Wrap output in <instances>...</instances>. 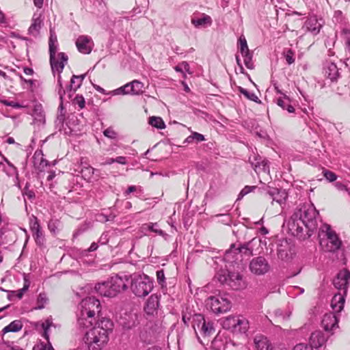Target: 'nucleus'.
I'll return each mask as SVG.
<instances>
[{
  "label": "nucleus",
  "mask_w": 350,
  "mask_h": 350,
  "mask_svg": "<svg viewBox=\"0 0 350 350\" xmlns=\"http://www.w3.org/2000/svg\"><path fill=\"white\" fill-rule=\"evenodd\" d=\"M222 326L232 332H245L247 330L248 322L243 317L229 316L223 321Z\"/></svg>",
  "instance_id": "10"
},
{
  "label": "nucleus",
  "mask_w": 350,
  "mask_h": 350,
  "mask_svg": "<svg viewBox=\"0 0 350 350\" xmlns=\"http://www.w3.org/2000/svg\"><path fill=\"white\" fill-rule=\"evenodd\" d=\"M131 288L137 297H143L148 295L153 288V282L145 274L135 273L130 275Z\"/></svg>",
  "instance_id": "5"
},
{
  "label": "nucleus",
  "mask_w": 350,
  "mask_h": 350,
  "mask_svg": "<svg viewBox=\"0 0 350 350\" xmlns=\"http://www.w3.org/2000/svg\"><path fill=\"white\" fill-rule=\"evenodd\" d=\"M157 282L160 284H163L165 282V274L163 270L157 271Z\"/></svg>",
  "instance_id": "57"
},
{
  "label": "nucleus",
  "mask_w": 350,
  "mask_h": 350,
  "mask_svg": "<svg viewBox=\"0 0 350 350\" xmlns=\"http://www.w3.org/2000/svg\"><path fill=\"white\" fill-rule=\"evenodd\" d=\"M306 26L308 30L313 34H317L321 28V25L318 23L317 20L315 18H310L306 22Z\"/></svg>",
  "instance_id": "33"
},
{
  "label": "nucleus",
  "mask_w": 350,
  "mask_h": 350,
  "mask_svg": "<svg viewBox=\"0 0 350 350\" xmlns=\"http://www.w3.org/2000/svg\"><path fill=\"white\" fill-rule=\"evenodd\" d=\"M325 76L332 81H336L339 77V70L337 66L332 62L327 63L324 67Z\"/></svg>",
  "instance_id": "21"
},
{
  "label": "nucleus",
  "mask_w": 350,
  "mask_h": 350,
  "mask_svg": "<svg viewBox=\"0 0 350 350\" xmlns=\"http://www.w3.org/2000/svg\"><path fill=\"white\" fill-rule=\"evenodd\" d=\"M49 55H50V64L53 73L57 72L60 75L65 65L68 62V57L66 53L61 52L57 53L56 52L58 48V44L54 42H49Z\"/></svg>",
  "instance_id": "9"
},
{
  "label": "nucleus",
  "mask_w": 350,
  "mask_h": 350,
  "mask_svg": "<svg viewBox=\"0 0 350 350\" xmlns=\"http://www.w3.org/2000/svg\"><path fill=\"white\" fill-rule=\"evenodd\" d=\"M41 14H34L32 18V23L30 25L28 31L32 36H37L42 25V20L40 18Z\"/></svg>",
  "instance_id": "23"
},
{
  "label": "nucleus",
  "mask_w": 350,
  "mask_h": 350,
  "mask_svg": "<svg viewBox=\"0 0 350 350\" xmlns=\"http://www.w3.org/2000/svg\"><path fill=\"white\" fill-rule=\"evenodd\" d=\"M83 341L89 350H101L109 341V336L98 328H91L87 331Z\"/></svg>",
  "instance_id": "6"
},
{
  "label": "nucleus",
  "mask_w": 350,
  "mask_h": 350,
  "mask_svg": "<svg viewBox=\"0 0 350 350\" xmlns=\"http://www.w3.org/2000/svg\"><path fill=\"white\" fill-rule=\"evenodd\" d=\"M160 295L152 294L146 301L144 306V311L148 315H154L157 314L159 306Z\"/></svg>",
  "instance_id": "15"
},
{
  "label": "nucleus",
  "mask_w": 350,
  "mask_h": 350,
  "mask_svg": "<svg viewBox=\"0 0 350 350\" xmlns=\"http://www.w3.org/2000/svg\"><path fill=\"white\" fill-rule=\"evenodd\" d=\"M105 137L109 139H116L117 137V133L111 128L109 127L103 131Z\"/></svg>",
  "instance_id": "53"
},
{
  "label": "nucleus",
  "mask_w": 350,
  "mask_h": 350,
  "mask_svg": "<svg viewBox=\"0 0 350 350\" xmlns=\"http://www.w3.org/2000/svg\"><path fill=\"white\" fill-rule=\"evenodd\" d=\"M260 167H262V170L265 172H269V166L268 165V161L265 159H263L260 161Z\"/></svg>",
  "instance_id": "59"
},
{
  "label": "nucleus",
  "mask_w": 350,
  "mask_h": 350,
  "mask_svg": "<svg viewBox=\"0 0 350 350\" xmlns=\"http://www.w3.org/2000/svg\"><path fill=\"white\" fill-rule=\"evenodd\" d=\"M242 56L244 58V64L245 66L249 69H253L254 65L252 62V55L250 53L242 54Z\"/></svg>",
  "instance_id": "48"
},
{
  "label": "nucleus",
  "mask_w": 350,
  "mask_h": 350,
  "mask_svg": "<svg viewBox=\"0 0 350 350\" xmlns=\"http://www.w3.org/2000/svg\"><path fill=\"white\" fill-rule=\"evenodd\" d=\"M206 304L216 314L227 312L232 307L231 301L226 294L210 296L206 300Z\"/></svg>",
  "instance_id": "8"
},
{
  "label": "nucleus",
  "mask_w": 350,
  "mask_h": 350,
  "mask_svg": "<svg viewBox=\"0 0 350 350\" xmlns=\"http://www.w3.org/2000/svg\"><path fill=\"white\" fill-rule=\"evenodd\" d=\"M275 314L276 317H281L283 320L288 319L291 315V312L288 313L286 316L284 315L281 310H275Z\"/></svg>",
  "instance_id": "62"
},
{
  "label": "nucleus",
  "mask_w": 350,
  "mask_h": 350,
  "mask_svg": "<svg viewBox=\"0 0 350 350\" xmlns=\"http://www.w3.org/2000/svg\"><path fill=\"white\" fill-rule=\"evenodd\" d=\"M191 23L196 27H204L206 25H211L212 23V19L211 16L202 14V18H197V17H193L191 18Z\"/></svg>",
  "instance_id": "26"
},
{
  "label": "nucleus",
  "mask_w": 350,
  "mask_h": 350,
  "mask_svg": "<svg viewBox=\"0 0 350 350\" xmlns=\"http://www.w3.org/2000/svg\"><path fill=\"white\" fill-rule=\"evenodd\" d=\"M230 266L227 269L220 270L216 274L218 281L229 286L233 290H240L245 288L246 284L240 273L241 270H238L237 265Z\"/></svg>",
  "instance_id": "4"
},
{
  "label": "nucleus",
  "mask_w": 350,
  "mask_h": 350,
  "mask_svg": "<svg viewBox=\"0 0 350 350\" xmlns=\"http://www.w3.org/2000/svg\"><path fill=\"white\" fill-rule=\"evenodd\" d=\"M77 77L76 75H72L70 84L66 87V92H75L78 88H79L81 86H77Z\"/></svg>",
  "instance_id": "45"
},
{
  "label": "nucleus",
  "mask_w": 350,
  "mask_h": 350,
  "mask_svg": "<svg viewBox=\"0 0 350 350\" xmlns=\"http://www.w3.org/2000/svg\"><path fill=\"white\" fill-rule=\"evenodd\" d=\"M350 280V271L347 269L341 270L333 280L334 286L340 290H344L345 293L347 292V288Z\"/></svg>",
  "instance_id": "13"
},
{
  "label": "nucleus",
  "mask_w": 350,
  "mask_h": 350,
  "mask_svg": "<svg viewBox=\"0 0 350 350\" xmlns=\"http://www.w3.org/2000/svg\"><path fill=\"white\" fill-rule=\"evenodd\" d=\"M277 104L283 109L287 110L289 113H293L295 108L290 104V99L286 95L283 98H279L277 100Z\"/></svg>",
  "instance_id": "29"
},
{
  "label": "nucleus",
  "mask_w": 350,
  "mask_h": 350,
  "mask_svg": "<svg viewBox=\"0 0 350 350\" xmlns=\"http://www.w3.org/2000/svg\"><path fill=\"white\" fill-rule=\"evenodd\" d=\"M338 319L335 313L325 314L321 324L324 329L327 332L332 331L336 327H338Z\"/></svg>",
  "instance_id": "18"
},
{
  "label": "nucleus",
  "mask_w": 350,
  "mask_h": 350,
  "mask_svg": "<svg viewBox=\"0 0 350 350\" xmlns=\"http://www.w3.org/2000/svg\"><path fill=\"white\" fill-rule=\"evenodd\" d=\"M77 50L83 54H90L92 51L93 42L88 36H80L75 42Z\"/></svg>",
  "instance_id": "14"
},
{
  "label": "nucleus",
  "mask_w": 350,
  "mask_h": 350,
  "mask_svg": "<svg viewBox=\"0 0 350 350\" xmlns=\"http://www.w3.org/2000/svg\"><path fill=\"white\" fill-rule=\"evenodd\" d=\"M328 336L320 330L314 331L310 337V347L318 349L322 347L327 340Z\"/></svg>",
  "instance_id": "16"
},
{
  "label": "nucleus",
  "mask_w": 350,
  "mask_h": 350,
  "mask_svg": "<svg viewBox=\"0 0 350 350\" xmlns=\"http://www.w3.org/2000/svg\"><path fill=\"white\" fill-rule=\"evenodd\" d=\"M334 186L338 190V191H347L348 192L349 195H350V192L349 191V189L347 188V187L343 184L341 182H336L335 184H334Z\"/></svg>",
  "instance_id": "55"
},
{
  "label": "nucleus",
  "mask_w": 350,
  "mask_h": 350,
  "mask_svg": "<svg viewBox=\"0 0 350 350\" xmlns=\"http://www.w3.org/2000/svg\"><path fill=\"white\" fill-rule=\"evenodd\" d=\"M215 331L213 323L211 321L203 323L202 328L200 329L201 334L204 336L211 335Z\"/></svg>",
  "instance_id": "34"
},
{
  "label": "nucleus",
  "mask_w": 350,
  "mask_h": 350,
  "mask_svg": "<svg viewBox=\"0 0 350 350\" xmlns=\"http://www.w3.org/2000/svg\"><path fill=\"white\" fill-rule=\"evenodd\" d=\"M3 103V104L5 105L10 106V107H14L15 109H18V108L21 107V105L19 103L14 102V101L4 100Z\"/></svg>",
  "instance_id": "61"
},
{
  "label": "nucleus",
  "mask_w": 350,
  "mask_h": 350,
  "mask_svg": "<svg viewBox=\"0 0 350 350\" xmlns=\"http://www.w3.org/2000/svg\"><path fill=\"white\" fill-rule=\"evenodd\" d=\"M60 221L58 219H51L48 223V228L51 232L57 234L59 230Z\"/></svg>",
  "instance_id": "43"
},
{
  "label": "nucleus",
  "mask_w": 350,
  "mask_h": 350,
  "mask_svg": "<svg viewBox=\"0 0 350 350\" xmlns=\"http://www.w3.org/2000/svg\"><path fill=\"white\" fill-rule=\"evenodd\" d=\"M109 241V236L107 232H103L98 241V243H100L101 245H105Z\"/></svg>",
  "instance_id": "58"
},
{
  "label": "nucleus",
  "mask_w": 350,
  "mask_h": 350,
  "mask_svg": "<svg viewBox=\"0 0 350 350\" xmlns=\"http://www.w3.org/2000/svg\"><path fill=\"white\" fill-rule=\"evenodd\" d=\"M138 321L136 314H131L129 316V319L126 321L122 323L123 327L126 329H131L136 327Z\"/></svg>",
  "instance_id": "35"
},
{
  "label": "nucleus",
  "mask_w": 350,
  "mask_h": 350,
  "mask_svg": "<svg viewBox=\"0 0 350 350\" xmlns=\"http://www.w3.org/2000/svg\"><path fill=\"white\" fill-rule=\"evenodd\" d=\"M131 94L139 95L143 92L144 84L137 80H134L132 82L128 83Z\"/></svg>",
  "instance_id": "32"
},
{
  "label": "nucleus",
  "mask_w": 350,
  "mask_h": 350,
  "mask_svg": "<svg viewBox=\"0 0 350 350\" xmlns=\"http://www.w3.org/2000/svg\"><path fill=\"white\" fill-rule=\"evenodd\" d=\"M100 301L90 297L83 299L80 304V313L78 314L77 325L81 329L88 328L95 321L96 314L100 312Z\"/></svg>",
  "instance_id": "2"
},
{
  "label": "nucleus",
  "mask_w": 350,
  "mask_h": 350,
  "mask_svg": "<svg viewBox=\"0 0 350 350\" xmlns=\"http://www.w3.org/2000/svg\"><path fill=\"white\" fill-rule=\"evenodd\" d=\"M205 319L203 315L200 314H196L193 317V327L196 332L197 329L200 331L202 328L203 323H205Z\"/></svg>",
  "instance_id": "37"
},
{
  "label": "nucleus",
  "mask_w": 350,
  "mask_h": 350,
  "mask_svg": "<svg viewBox=\"0 0 350 350\" xmlns=\"http://www.w3.org/2000/svg\"><path fill=\"white\" fill-rule=\"evenodd\" d=\"M57 94H58V95L59 96V99H60V101H61L60 104H59V106L58 107V110L59 111V112H62L63 110H64L63 99H64V95L66 94V90L63 88L62 77H61L60 75H58V76H57Z\"/></svg>",
  "instance_id": "28"
},
{
  "label": "nucleus",
  "mask_w": 350,
  "mask_h": 350,
  "mask_svg": "<svg viewBox=\"0 0 350 350\" xmlns=\"http://www.w3.org/2000/svg\"><path fill=\"white\" fill-rule=\"evenodd\" d=\"M32 116L34 118V121L39 124H44L45 122V115L41 105H36L33 110Z\"/></svg>",
  "instance_id": "27"
},
{
  "label": "nucleus",
  "mask_w": 350,
  "mask_h": 350,
  "mask_svg": "<svg viewBox=\"0 0 350 350\" xmlns=\"http://www.w3.org/2000/svg\"><path fill=\"white\" fill-rule=\"evenodd\" d=\"M86 76V74L81 75H76L77 77V86H81L82 84V82L83 79H85Z\"/></svg>",
  "instance_id": "64"
},
{
  "label": "nucleus",
  "mask_w": 350,
  "mask_h": 350,
  "mask_svg": "<svg viewBox=\"0 0 350 350\" xmlns=\"http://www.w3.org/2000/svg\"><path fill=\"white\" fill-rule=\"evenodd\" d=\"M239 91L243 94L247 99L252 100L255 103H260V100H259L258 97L253 92H248L246 89L239 87L238 88Z\"/></svg>",
  "instance_id": "40"
},
{
  "label": "nucleus",
  "mask_w": 350,
  "mask_h": 350,
  "mask_svg": "<svg viewBox=\"0 0 350 350\" xmlns=\"http://www.w3.org/2000/svg\"><path fill=\"white\" fill-rule=\"evenodd\" d=\"M250 243H246L243 245L239 244L237 247L235 244H232L229 250L224 254V260L230 264V266L237 265L238 270H243L245 264L243 262L244 257L249 258L253 256V250L250 248Z\"/></svg>",
  "instance_id": "3"
},
{
  "label": "nucleus",
  "mask_w": 350,
  "mask_h": 350,
  "mask_svg": "<svg viewBox=\"0 0 350 350\" xmlns=\"http://www.w3.org/2000/svg\"><path fill=\"white\" fill-rule=\"evenodd\" d=\"M115 163H118L122 165L127 164V160L125 157L120 156L114 159Z\"/></svg>",
  "instance_id": "63"
},
{
  "label": "nucleus",
  "mask_w": 350,
  "mask_h": 350,
  "mask_svg": "<svg viewBox=\"0 0 350 350\" xmlns=\"http://www.w3.org/2000/svg\"><path fill=\"white\" fill-rule=\"evenodd\" d=\"M31 230L36 244L40 247L43 246L45 238L36 217H34V221L31 222Z\"/></svg>",
  "instance_id": "17"
},
{
  "label": "nucleus",
  "mask_w": 350,
  "mask_h": 350,
  "mask_svg": "<svg viewBox=\"0 0 350 350\" xmlns=\"http://www.w3.org/2000/svg\"><path fill=\"white\" fill-rule=\"evenodd\" d=\"M323 175H324V177L329 182H334L337 178L336 174L329 170H324Z\"/></svg>",
  "instance_id": "54"
},
{
  "label": "nucleus",
  "mask_w": 350,
  "mask_h": 350,
  "mask_svg": "<svg viewBox=\"0 0 350 350\" xmlns=\"http://www.w3.org/2000/svg\"><path fill=\"white\" fill-rule=\"evenodd\" d=\"M285 59L288 64L291 65L295 62V53L291 49H288L284 53Z\"/></svg>",
  "instance_id": "49"
},
{
  "label": "nucleus",
  "mask_w": 350,
  "mask_h": 350,
  "mask_svg": "<svg viewBox=\"0 0 350 350\" xmlns=\"http://www.w3.org/2000/svg\"><path fill=\"white\" fill-rule=\"evenodd\" d=\"M129 88V85L126 83V85L113 90V94H126L125 88Z\"/></svg>",
  "instance_id": "60"
},
{
  "label": "nucleus",
  "mask_w": 350,
  "mask_h": 350,
  "mask_svg": "<svg viewBox=\"0 0 350 350\" xmlns=\"http://www.w3.org/2000/svg\"><path fill=\"white\" fill-rule=\"evenodd\" d=\"M262 158L259 156L254 155L253 157H250L249 158V161L254 167V170H256L257 167H260V161Z\"/></svg>",
  "instance_id": "50"
},
{
  "label": "nucleus",
  "mask_w": 350,
  "mask_h": 350,
  "mask_svg": "<svg viewBox=\"0 0 350 350\" xmlns=\"http://www.w3.org/2000/svg\"><path fill=\"white\" fill-rule=\"evenodd\" d=\"M23 327V323L20 320H15L5 326L2 332L3 334L8 332H16L20 331Z\"/></svg>",
  "instance_id": "30"
},
{
  "label": "nucleus",
  "mask_w": 350,
  "mask_h": 350,
  "mask_svg": "<svg viewBox=\"0 0 350 350\" xmlns=\"http://www.w3.org/2000/svg\"><path fill=\"white\" fill-rule=\"evenodd\" d=\"M204 140L205 137L202 134L193 131L191 132V134L183 141V144L184 146H186L187 144H191L194 142L198 143Z\"/></svg>",
  "instance_id": "31"
},
{
  "label": "nucleus",
  "mask_w": 350,
  "mask_h": 350,
  "mask_svg": "<svg viewBox=\"0 0 350 350\" xmlns=\"http://www.w3.org/2000/svg\"><path fill=\"white\" fill-rule=\"evenodd\" d=\"M4 172L9 176H16V177H18V176L16 167L12 163L8 164V167H4Z\"/></svg>",
  "instance_id": "44"
},
{
  "label": "nucleus",
  "mask_w": 350,
  "mask_h": 350,
  "mask_svg": "<svg viewBox=\"0 0 350 350\" xmlns=\"http://www.w3.org/2000/svg\"><path fill=\"white\" fill-rule=\"evenodd\" d=\"M321 230L323 233H325L326 237L325 239L320 241V245L324 251L327 252H336L338 251L342 245V241L336 233L331 229L330 226L328 224H323Z\"/></svg>",
  "instance_id": "7"
},
{
  "label": "nucleus",
  "mask_w": 350,
  "mask_h": 350,
  "mask_svg": "<svg viewBox=\"0 0 350 350\" xmlns=\"http://www.w3.org/2000/svg\"><path fill=\"white\" fill-rule=\"evenodd\" d=\"M113 286L112 293L116 295L127 289L130 284V275L126 274H117L109 279Z\"/></svg>",
  "instance_id": "12"
},
{
  "label": "nucleus",
  "mask_w": 350,
  "mask_h": 350,
  "mask_svg": "<svg viewBox=\"0 0 350 350\" xmlns=\"http://www.w3.org/2000/svg\"><path fill=\"white\" fill-rule=\"evenodd\" d=\"M53 325V321L51 318H48L44 321V322L42 323V327L44 330L43 337L49 341V329L51 326Z\"/></svg>",
  "instance_id": "41"
},
{
  "label": "nucleus",
  "mask_w": 350,
  "mask_h": 350,
  "mask_svg": "<svg viewBox=\"0 0 350 350\" xmlns=\"http://www.w3.org/2000/svg\"><path fill=\"white\" fill-rule=\"evenodd\" d=\"M293 350H313L311 347L306 344L299 343L296 345Z\"/></svg>",
  "instance_id": "56"
},
{
  "label": "nucleus",
  "mask_w": 350,
  "mask_h": 350,
  "mask_svg": "<svg viewBox=\"0 0 350 350\" xmlns=\"http://www.w3.org/2000/svg\"><path fill=\"white\" fill-rule=\"evenodd\" d=\"M342 34L345 37V44H346V55H349L347 59H350V29L347 28H344L342 30Z\"/></svg>",
  "instance_id": "39"
},
{
  "label": "nucleus",
  "mask_w": 350,
  "mask_h": 350,
  "mask_svg": "<svg viewBox=\"0 0 350 350\" xmlns=\"http://www.w3.org/2000/svg\"><path fill=\"white\" fill-rule=\"evenodd\" d=\"M49 299L45 293H40L37 299V306L36 309L41 310L48 303Z\"/></svg>",
  "instance_id": "42"
},
{
  "label": "nucleus",
  "mask_w": 350,
  "mask_h": 350,
  "mask_svg": "<svg viewBox=\"0 0 350 350\" xmlns=\"http://www.w3.org/2000/svg\"><path fill=\"white\" fill-rule=\"evenodd\" d=\"M345 298L341 294H336L332 299L331 306L335 312H340L344 307Z\"/></svg>",
  "instance_id": "25"
},
{
  "label": "nucleus",
  "mask_w": 350,
  "mask_h": 350,
  "mask_svg": "<svg viewBox=\"0 0 350 350\" xmlns=\"http://www.w3.org/2000/svg\"><path fill=\"white\" fill-rule=\"evenodd\" d=\"M158 226L157 223H148V224H144L142 226L143 230H148L151 232H154L157 233V234L164 237L166 235V234L162 230H159L157 228Z\"/></svg>",
  "instance_id": "38"
},
{
  "label": "nucleus",
  "mask_w": 350,
  "mask_h": 350,
  "mask_svg": "<svg viewBox=\"0 0 350 350\" xmlns=\"http://www.w3.org/2000/svg\"><path fill=\"white\" fill-rule=\"evenodd\" d=\"M257 188L256 186H245L239 193L237 200H241L245 195L250 193Z\"/></svg>",
  "instance_id": "46"
},
{
  "label": "nucleus",
  "mask_w": 350,
  "mask_h": 350,
  "mask_svg": "<svg viewBox=\"0 0 350 350\" xmlns=\"http://www.w3.org/2000/svg\"><path fill=\"white\" fill-rule=\"evenodd\" d=\"M29 183H27L23 190V195L27 196L29 199L32 200L35 198V193L32 190L29 189Z\"/></svg>",
  "instance_id": "52"
},
{
  "label": "nucleus",
  "mask_w": 350,
  "mask_h": 350,
  "mask_svg": "<svg viewBox=\"0 0 350 350\" xmlns=\"http://www.w3.org/2000/svg\"><path fill=\"white\" fill-rule=\"evenodd\" d=\"M148 123L153 127L159 129H163L165 127V124L163 119L157 116H152L149 118Z\"/></svg>",
  "instance_id": "36"
},
{
  "label": "nucleus",
  "mask_w": 350,
  "mask_h": 350,
  "mask_svg": "<svg viewBox=\"0 0 350 350\" xmlns=\"http://www.w3.org/2000/svg\"><path fill=\"white\" fill-rule=\"evenodd\" d=\"M239 43H240V52L242 54L250 53V50L247 46V41L245 37L241 36L239 38Z\"/></svg>",
  "instance_id": "47"
},
{
  "label": "nucleus",
  "mask_w": 350,
  "mask_h": 350,
  "mask_svg": "<svg viewBox=\"0 0 350 350\" xmlns=\"http://www.w3.org/2000/svg\"><path fill=\"white\" fill-rule=\"evenodd\" d=\"M270 269V265L267 260L263 256L254 258L250 263V270L257 275L267 273Z\"/></svg>",
  "instance_id": "11"
},
{
  "label": "nucleus",
  "mask_w": 350,
  "mask_h": 350,
  "mask_svg": "<svg viewBox=\"0 0 350 350\" xmlns=\"http://www.w3.org/2000/svg\"><path fill=\"white\" fill-rule=\"evenodd\" d=\"M73 104L78 105L80 109H83L85 107V101L82 95L77 94L73 100Z\"/></svg>",
  "instance_id": "51"
},
{
  "label": "nucleus",
  "mask_w": 350,
  "mask_h": 350,
  "mask_svg": "<svg viewBox=\"0 0 350 350\" xmlns=\"http://www.w3.org/2000/svg\"><path fill=\"white\" fill-rule=\"evenodd\" d=\"M318 215L319 212L312 205H300L288 221V229L299 239L310 238L317 228Z\"/></svg>",
  "instance_id": "1"
},
{
  "label": "nucleus",
  "mask_w": 350,
  "mask_h": 350,
  "mask_svg": "<svg viewBox=\"0 0 350 350\" xmlns=\"http://www.w3.org/2000/svg\"><path fill=\"white\" fill-rule=\"evenodd\" d=\"M93 327L98 328L100 332H105V334L109 336V334L113 331V323L109 319L102 318L96 322V325Z\"/></svg>",
  "instance_id": "20"
},
{
  "label": "nucleus",
  "mask_w": 350,
  "mask_h": 350,
  "mask_svg": "<svg viewBox=\"0 0 350 350\" xmlns=\"http://www.w3.org/2000/svg\"><path fill=\"white\" fill-rule=\"evenodd\" d=\"M254 342L256 350H272L271 344L267 337L259 335L256 336Z\"/></svg>",
  "instance_id": "22"
},
{
  "label": "nucleus",
  "mask_w": 350,
  "mask_h": 350,
  "mask_svg": "<svg viewBox=\"0 0 350 350\" xmlns=\"http://www.w3.org/2000/svg\"><path fill=\"white\" fill-rule=\"evenodd\" d=\"M95 290L102 296L112 297L116 295L112 293L113 286L111 285L110 280L102 283H98L95 286Z\"/></svg>",
  "instance_id": "19"
},
{
  "label": "nucleus",
  "mask_w": 350,
  "mask_h": 350,
  "mask_svg": "<svg viewBox=\"0 0 350 350\" xmlns=\"http://www.w3.org/2000/svg\"><path fill=\"white\" fill-rule=\"evenodd\" d=\"M268 193L272 197V203L276 202L279 204H282L286 202L287 194L284 191L273 189L272 191H269Z\"/></svg>",
  "instance_id": "24"
}]
</instances>
